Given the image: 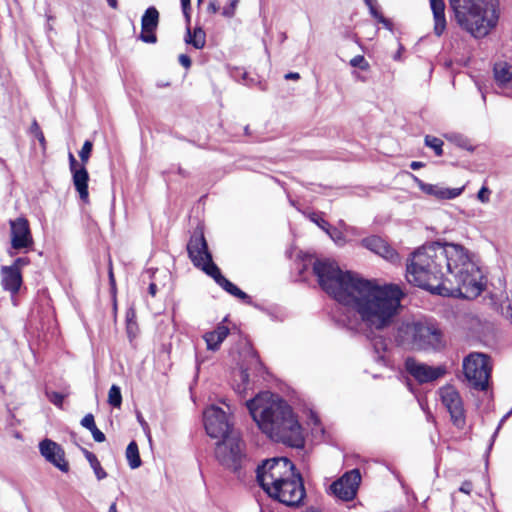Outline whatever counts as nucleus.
<instances>
[{"instance_id": "nucleus-1", "label": "nucleus", "mask_w": 512, "mask_h": 512, "mask_svg": "<svg viewBox=\"0 0 512 512\" xmlns=\"http://www.w3.org/2000/svg\"><path fill=\"white\" fill-rule=\"evenodd\" d=\"M313 272L320 287L354 314V320H343L350 329H385L401 310L404 293L398 285H379L356 273L344 272L330 259L315 260Z\"/></svg>"}, {"instance_id": "nucleus-2", "label": "nucleus", "mask_w": 512, "mask_h": 512, "mask_svg": "<svg viewBox=\"0 0 512 512\" xmlns=\"http://www.w3.org/2000/svg\"><path fill=\"white\" fill-rule=\"evenodd\" d=\"M406 279L433 294L469 300L477 298L487 284L481 269L462 246L438 242L425 245L412 254Z\"/></svg>"}, {"instance_id": "nucleus-3", "label": "nucleus", "mask_w": 512, "mask_h": 512, "mask_svg": "<svg viewBox=\"0 0 512 512\" xmlns=\"http://www.w3.org/2000/svg\"><path fill=\"white\" fill-rule=\"evenodd\" d=\"M246 406L258 427L270 439L294 448H302V427L286 401L270 392L259 393Z\"/></svg>"}, {"instance_id": "nucleus-4", "label": "nucleus", "mask_w": 512, "mask_h": 512, "mask_svg": "<svg viewBox=\"0 0 512 512\" xmlns=\"http://www.w3.org/2000/svg\"><path fill=\"white\" fill-rule=\"evenodd\" d=\"M256 478L272 499L292 508L303 504L306 496L303 479L295 473V466L289 459L281 457L263 461L257 467Z\"/></svg>"}, {"instance_id": "nucleus-5", "label": "nucleus", "mask_w": 512, "mask_h": 512, "mask_svg": "<svg viewBox=\"0 0 512 512\" xmlns=\"http://www.w3.org/2000/svg\"><path fill=\"white\" fill-rule=\"evenodd\" d=\"M189 258L194 266L202 269L211 276L215 282L229 294L241 299L247 304H252L251 297L239 289L235 284L226 279L220 269L214 264L212 255L208 251L203 232L195 231L187 244Z\"/></svg>"}, {"instance_id": "nucleus-6", "label": "nucleus", "mask_w": 512, "mask_h": 512, "mask_svg": "<svg viewBox=\"0 0 512 512\" xmlns=\"http://www.w3.org/2000/svg\"><path fill=\"white\" fill-rule=\"evenodd\" d=\"M215 458L225 469L241 475L246 468L249 459L245 451V443L238 432L230 433L224 439L218 441L215 447Z\"/></svg>"}, {"instance_id": "nucleus-7", "label": "nucleus", "mask_w": 512, "mask_h": 512, "mask_svg": "<svg viewBox=\"0 0 512 512\" xmlns=\"http://www.w3.org/2000/svg\"><path fill=\"white\" fill-rule=\"evenodd\" d=\"M456 19L475 38L486 36L497 22L495 11L484 9L482 4L457 14Z\"/></svg>"}, {"instance_id": "nucleus-8", "label": "nucleus", "mask_w": 512, "mask_h": 512, "mask_svg": "<svg viewBox=\"0 0 512 512\" xmlns=\"http://www.w3.org/2000/svg\"><path fill=\"white\" fill-rule=\"evenodd\" d=\"M462 366L465 379L471 388L479 391L488 389L492 368L486 354L472 352L463 359Z\"/></svg>"}, {"instance_id": "nucleus-9", "label": "nucleus", "mask_w": 512, "mask_h": 512, "mask_svg": "<svg viewBox=\"0 0 512 512\" xmlns=\"http://www.w3.org/2000/svg\"><path fill=\"white\" fill-rule=\"evenodd\" d=\"M415 349H438L442 346L441 331L432 323L414 322L400 329Z\"/></svg>"}, {"instance_id": "nucleus-10", "label": "nucleus", "mask_w": 512, "mask_h": 512, "mask_svg": "<svg viewBox=\"0 0 512 512\" xmlns=\"http://www.w3.org/2000/svg\"><path fill=\"white\" fill-rule=\"evenodd\" d=\"M204 426L210 437L221 438V440L230 433L236 432L232 429L226 412L214 405L204 411Z\"/></svg>"}, {"instance_id": "nucleus-11", "label": "nucleus", "mask_w": 512, "mask_h": 512, "mask_svg": "<svg viewBox=\"0 0 512 512\" xmlns=\"http://www.w3.org/2000/svg\"><path fill=\"white\" fill-rule=\"evenodd\" d=\"M442 404L448 410L452 423L463 429L466 424L465 410L460 393L454 386L446 385L439 389Z\"/></svg>"}, {"instance_id": "nucleus-12", "label": "nucleus", "mask_w": 512, "mask_h": 512, "mask_svg": "<svg viewBox=\"0 0 512 512\" xmlns=\"http://www.w3.org/2000/svg\"><path fill=\"white\" fill-rule=\"evenodd\" d=\"M360 482L361 474L359 470L353 469L334 481L330 486V490L337 498L349 501L356 496Z\"/></svg>"}, {"instance_id": "nucleus-13", "label": "nucleus", "mask_w": 512, "mask_h": 512, "mask_svg": "<svg viewBox=\"0 0 512 512\" xmlns=\"http://www.w3.org/2000/svg\"><path fill=\"white\" fill-rule=\"evenodd\" d=\"M406 371L419 383H428L437 380L446 374L444 366L432 367L425 363L407 358L405 361Z\"/></svg>"}, {"instance_id": "nucleus-14", "label": "nucleus", "mask_w": 512, "mask_h": 512, "mask_svg": "<svg viewBox=\"0 0 512 512\" xmlns=\"http://www.w3.org/2000/svg\"><path fill=\"white\" fill-rule=\"evenodd\" d=\"M38 446L41 456L47 462L61 472L67 473L69 471V463L65 458V451L58 443L51 439H44Z\"/></svg>"}, {"instance_id": "nucleus-15", "label": "nucleus", "mask_w": 512, "mask_h": 512, "mask_svg": "<svg viewBox=\"0 0 512 512\" xmlns=\"http://www.w3.org/2000/svg\"><path fill=\"white\" fill-rule=\"evenodd\" d=\"M159 23V12L155 7H149L141 19V34L139 39L145 43L153 44L157 41L155 30Z\"/></svg>"}, {"instance_id": "nucleus-16", "label": "nucleus", "mask_w": 512, "mask_h": 512, "mask_svg": "<svg viewBox=\"0 0 512 512\" xmlns=\"http://www.w3.org/2000/svg\"><path fill=\"white\" fill-rule=\"evenodd\" d=\"M11 246L15 250L26 248L29 244L30 226L29 221L18 218L10 221Z\"/></svg>"}, {"instance_id": "nucleus-17", "label": "nucleus", "mask_w": 512, "mask_h": 512, "mask_svg": "<svg viewBox=\"0 0 512 512\" xmlns=\"http://www.w3.org/2000/svg\"><path fill=\"white\" fill-rule=\"evenodd\" d=\"M416 181L418 187L422 192H424L427 195L433 196L438 200L455 199L459 197L465 189L464 186L459 188H448L438 184L425 183L419 179H416Z\"/></svg>"}, {"instance_id": "nucleus-18", "label": "nucleus", "mask_w": 512, "mask_h": 512, "mask_svg": "<svg viewBox=\"0 0 512 512\" xmlns=\"http://www.w3.org/2000/svg\"><path fill=\"white\" fill-rule=\"evenodd\" d=\"M361 243L365 248L386 260L391 262L398 260V254L396 251L379 236H370L364 238Z\"/></svg>"}, {"instance_id": "nucleus-19", "label": "nucleus", "mask_w": 512, "mask_h": 512, "mask_svg": "<svg viewBox=\"0 0 512 512\" xmlns=\"http://www.w3.org/2000/svg\"><path fill=\"white\" fill-rule=\"evenodd\" d=\"M22 285V275L16 266L1 267V286L8 291L12 298L19 291Z\"/></svg>"}, {"instance_id": "nucleus-20", "label": "nucleus", "mask_w": 512, "mask_h": 512, "mask_svg": "<svg viewBox=\"0 0 512 512\" xmlns=\"http://www.w3.org/2000/svg\"><path fill=\"white\" fill-rule=\"evenodd\" d=\"M72 180L76 191L79 193L80 199L87 203L89 200V192H88V181L89 174L84 165H82L79 169L71 172Z\"/></svg>"}, {"instance_id": "nucleus-21", "label": "nucleus", "mask_w": 512, "mask_h": 512, "mask_svg": "<svg viewBox=\"0 0 512 512\" xmlns=\"http://www.w3.org/2000/svg\"><path fill=\"white\" fill-rule=\"evenodd\" d=\"M434 18V33L441 36L446 29L445 2L444 0H429Z\"/></svg>"}, {"instance_id": "nucleus-22", "label": "nucleus", "mask_w": 512, "mask_h": 512, "mask_svg": "<svg viewBox=\"0 0 512 512\" xmlns=\"http://www.w3.org/2000/svg\"><path fill=\"white\" fill-rule=\"evenodd\" d=\"M229 334V329L224 325H218L213 331L204 335L207 349L216 351Z\"/></svg>"}, {"instance_id": "nucleus-23", "label": "nucleus", "mask_w": 512, "mask_h": 512, "mask_svg": "<svg viewBox=\"0 0 512 512\" xmlns=\"http://www.w3.org/2000/svg\"><path fill=\"white\" fill-rule=\"evenodd\" d=\"M494 77L501 87H512V66L506 62L496 63Z\"/></svg>"}, {"instance_id": "nucleus-24", "label": "nucleus", "mask_w": 512, "mask_h": 512, "mask_svg": "<svg viewBox=\"0 0 512 512\" xmlns=\"http://www.w3.org/2000/svg\"><path fill=\"white\" fill-rule=\"evenodd\" d=\"M185 42L191 44L196 49H202L206 43V34L200 27L195 28L193 31L187 28Z\"/></svg>"}, {"instance_id": "nucleus-25", "label": "nucleus", "mask_w": 512, "mask_h": 512, "mask_svg": "<svg viewBox=\"0 0 512 512\" xmlns=\"http://www.w3.org/2000/svg\"><path fill=\"white\" fill-rule=\"evenodd\" d=\"M126 459L131 469L141 466V458L139 455L138 445L135 441H131L126 448Z\"/></svg>"}, {"instance_id": "nucleus-26", "label": "nucleus", "mask_w": 512, "mask_h": 512, "mask_svg": "<svg viewBox=\"0 0 512 512\" xmlns=\"http://www.w3.org/2000/svg\"><path fill=\"white\" fill-rule=\"evenodd\" d=\"M449 4L453 11L455 12V16L457 14L469 10L475 6L481 4L480 0H449Z\"/></svg>"}, {"instance_id": "nucleus-27", "label": "nucleus", "mask_w": 512, "mask_h": 512, "mask_svg": "<svg viewBox=\"0 0 512 512\" xmlns=\"http://www.w3.org/2000/svg\"><path fill=\"white\" fill-rule=\"evenodd\" d=\"M372 346L376 354L375 360L377 362H385V351L387 349L386 340L383 337H375L372 340Z\"/></svg>"}, {"instance_id": "nucleus-28", "label": "nucleus", "mask_w": 512, "mask_h": 512, "mask_svg": "<svg viewBox=\"0 0 512 512\" xmlns=\"http://www.w3.org/2000/svg\"><path fill=\"white\" fill-rule=\"evenodd\" d=\"M85 456L88 462L90 463L91 467L94 470V473L98 480H102L107 476V473L105 470L101 467V464L99 460L97 459L96 455L92 452L85 451Z\"/></svg>"}, {"instance_id": "nucleus-29", "label": "nucleus", "mask_w": 512, "mask_h": 512, "mask_svg": "<svg viewBox=\"0 0 512 512\" xmlns=\"http://www.w3.org/2000/svg\"><path fill=\"white\" fill-rule=\"evenodd\" d=\"M108 403L115 408H119L122 404V395L120 387L112 385L108 393Z\"/></svg>"}, {"instance_id": "nucleus-30", "label": "nucleus", "mask_w": 512, "mask_h": 512, "mask_svg": "<svg viewBox=\"0 0 512 512\" xmlns=\"http://www.w3.org/2000/svg\"><path fill=\"white\" fill-rule=\"evenodd\" d=\"M424 141L425 145L433 149L437 156H441L443 154V141L441 139L427 135Z\"/></svg>"}, {"instance_id": "nucleus-31", "label": "nucleus", "mask_w": 512, "mask_h": 512, "mask_svg": "<svg viewBox=\"0 0 512 512\" xmlns=\"http://www.w3.org/2000/svg\"><path fill=\"white\" fill-rule=\"evenodd\" d=\"M368 8L373 18H375L379 23L383 24L387 29L392 30V22L382 15V13L377 8V4H374Z\"/></svg>"}, {"instance_id": "nucleus-32", "label": "nucleus", "mask_w": 512, "mask_h": 512, "mask_svg": "<svg viewBox=\"0 0 512 512\" xmlns=\"http://www.w3.org/2000/svg\"><path fill=\"white\" fill-rule=\"evenodd\" d=\"M92 147H93V145H92L91 141L87 140L84 142V144L79 152V157H80L83 165L88 162L90 154L92 152Z\"/></svg>"}, {"instance_id": "nucleus-33", "label": "nucleus", "mask_w": 512, "mask_h": 512, "mask_svg": "<svg viewBox=\"0 0 512 512\" xmlns=\"http://www.w3.org/2000/svg\"><path fill=\"white\" fill-rule=\"evenodd\" d=\"M326 233L337 245H343L345 243L344 234L337 228L329 227Z\"/></svg>"}, {"instance_id": "nucleus-34", "label": "nucleus", "mask_w": 512, "mask_h": 512, "mask_svg": "<svg viewBox=\"0 0 512 512\" xmlns=\"http://www.w3.org/2000/svg\"><path fill=\"white\" fill-rule=\"evenodd\" d=\"M239 377L241 379V384H238L235 388L236 392L239 394H243L246 390V385L249 383V374L247 370L241 369L239 372Z\"/></svg>"}, {"instance_id": "nucleus-35", "label": "nucleus", "mask_w": 512, "mask_h": 512, "mask_svg": "<svg viewBox=\"0 0 512 512\" xmlns=\"http://www.w3.org/2000/svg\"><path fill=\"white\" fill-rule=\"evenodd\" d=\"M350 65L352 67H358L361 70H367L369 68L368 62L366 61V59L362 55H357V56L353 57L350 60Z\"/></svg>"}, {"instance_id": "nucleus-36", "label": "nucleus", "mask_w": 512, "mask_h": 512, "mask_svg": "<svg viewBox=\"0 0 512 512\" xmlns=\"http://www.w3.org/2000/svg\"><path fill=\"white\" fill-rule=\"evenodd\" d=\"M46 396L50 402H52L57 407H62L64 395L58 392H49L46 391Z\"/></svg>"}, {"instance_id": "nucleus-37", "label": "nucleus", "mask_w": 512, "mask_h": 512, "mask_svg": "<svg viewBox=\"0 0 512 512\" xmlns=\"http://www.w3.org/2000/svg\"><path fill=\"white\" fill-rule=\"evenodd\" d=\"M81 425L84 428L88 429L89 431H91L93 428H95L96 424H95L93 414H91V413L86 414L81 420Z\"/></svg>"}, {"instance_id": "nucleus-38", "label": "nucleus", "mask_w": 512, "mask_h": 512, "mask_svg": "<svg viewBox=\"0 0 512 512\" xmlns=\"http://www.w3.org/2000/svg\"><path fill=\"white\" fill-rule=\"evenodd\" d=\"M490 193L491 191L489 190V188L483 186L477 193V199L482 203H488L490 200Z\"/></svg>"}, {"instance_id": "nucleus-39", "label": "nucleus", "mask_w": 512, "mask_h": 512, "mask_svg": "<svg viewBox=\"0 0 512 512\" xmlns=\"http://www.w3.org/2000/svg\"><path fill=\"white\" fill-rule=\"evenodd\" d=\"M239 0H230L229 6L223 8L222 14L225 17H232L235 13L236 6Z\"/></svg>"}, {"instance_id": "nucleus-40", "label": "nucleus", "mask_w": 512, "mask_h": 512, "mask_svg": "<svg viewBox=\"0 0 512 512\" xmlns=\"http://www.w3.org/2000/svg\"><path fill=\"white\" fill-rule=\"evenodd\" d=\"M34 138H37L38 141L40 142L43 150H45V138H44V135L42 133V131L39 129V126L37 125V123L34 121Z\"/></svg>"}, {"instance_id": "nucleus-41", "label": "nucleus", "mask_w": 512, "mask_h": 512, "mask_svg": "<svg viewBox=\"0 0 512 512\" xmlns=\"http://www.w3.org/2000/svg\"><path fill=\"white\" fill-rule=\"evenodd\" d=\"M90 432H91V434H92V436H93V439H94L96 442L101 443V442H104V441H105V439H106L105 434H104L102 431H100V430L97 428V426H95V428H93Z\"/></svg>"}, {"instance_id": "nucleus-42", "label": "nucleus", "mask_w": 512, "mask_h": 512, "mask_svg": "<svg viewBox=\"0 0 512 512\" xmlns=\"http://www.w3.org/2000/svg\"><path fill=\"white\" fill-rule=\"evenodd\" d=\"M311 219H312V221H313L314 223H316V224H317V225H318L322 230H324L325 232H327V230H328V229H329V227H330V224H329L326 220H324V219H322V218H318V217H316V216H313Z\"/></svg>"}, {"instance_id": "nucleus-43", "label": "nucleus", "mask_w": 512, "mask_h": 512, "mask_svg": "<svg viewBox=\"0 0 512 512\" xmlns=\"http://www.w3.org/2000/svg\"><path fill=\"white\" fill-rule=\"evenodd\" d=\"M181 1V6H182V10H183V13L187 19V21L190 20V16H189V9H190V1L191 0H180Z\"/></svg>"}, {"instance_id": "nucleus-44", "label": "nucleus", "mask_w": 512, "mask_h": 512, "mask_svg": "<svg viewBox=\"0 0 512 512\" xmlns=\"http://www.w3.org/2000/svg\"><path fill=\"white\" fill-rule=\"evenodd\" d=\"M446 138L450 141L457 143L459 146H463V143L465 142L464 138L461 135H446Z\"/></svg>"}, {"instance_id": "nucleus-45", "label": "nucleus", "mask_w": 512, "mask_h": 512, "mask_svg": "<svg viewBox=\"0 0 512 512\" xmlns=\"http://www.w3.org/2000/svg\"><path fill=\"white\" fill-rule=\"evenodd\" d=\"M472 489L473 485L470 481H464L459 488V490L465 494H470Z\"/></svg>"}, {"instance_id": "nucleus-46", "label": "nucleus", "mask_w": 512, "mask_h": 512, "mask_svg": "<svg viewBox=\"0 0 512 512\" xmlns=\"http://www.w3.org/2000/svg\"><path fill=\"white\" fill-rule=\"evenodd\" d=\"M69 166H70L71 172H73L81 167L78 164L77 160L75 159V157L72 153H69Z\"/></svg>"}, {"instance_id": "nucleus-47", "label": "nucleus", "mask_w": 512, "mask_h": 512, "mask_svg": "<svg viewBox=\"0 0 512 512\" xmlns=\"http://www.w3.org/2000/svg\"><path fill=\"white\" fill-rule=\"evenodd\" d=\"M179 62L180 64L185 67V68H189L191 66V59L188 55L186 54H181L179 56Z\"/></svg>"}, {"instance_id": "nucleus-48", "label": "nucleus", "mask_w": 512, "mask_h": 512, "mask_svg": "<svg viewBox=\"0 0 512 512\" xmlns=\"http://www.w3.org/2000/svg\"><path fill=\"white\" fill-rule=\"evenodd\" d=\"M29 263L28 258H17L11 266H16L19 270L22 266Z\"/></svg>"}, {"instance_id": "nucleus-49", "label": "nucleus", "mask_w": 512, "mask_h": 512, "mask_svg": "<svg viewBox=\"0 0 512 512\" xmlns=\"http://www.w3.org/2000/svg\"><path fill=\"white\" fill-rule=\"evenodd\" d=\"M511 415H512V408H511V409H510V411H508V412H507V413L502 417V419L500 420V423H499V425H498V427H497V429H496V431H495V433H494V435H493V438L496 436V434H497V432L499 431V429H500L501 425H502V424H503V423H504V422H505V421H506V420H507Z\"/></svg>"}, {"instance_id": "nucleus-50", "label": "nucleus", "mask_w": 512, "mask_h": 512, "mask_svg": "<svg viewBox=\"0 0 512 512\" xmlns=\"http://www.w3.org/2000/svg\"><path fill=\"white\" fill-rule=\"evenodd\" d=\"M299 78L300 75L297 72H289L285 75V79L287 80H298Z\"/></svg>"}, {"instance_id": "nucleus-51", "label": "nucleus", "mask_w": 512, "mask_h": 512, "mask_svg": "<svg viewBox=\"0 0 512 512\" xmlns=\"http://www.w3.org/2000/svg\"><path fill=\"white\" fill-rule=\"evenodd\" d=\"M208 11L212 14H215L218 12L219 10V6L215 3V2H211L209 5H208Z\"/></svg>"}, {"instance_id": "nucleus-52", "label": "nucleus", "mask_w": 512, "mask_h": 512, "mask_svg": "<svg viewBox=\"0 0 512 512\" xmlns=\"http://www.w3.org/2000/svg\"><path fill=\"white\" fill-rule=\"evenodd\" d=\"M109 280H110L111 286L114 287L115 279H114V274H113V271H112L111 261H109Z\"/></svg>"}, {"instance_id": "nucleus-53", "label": "nucleus", "mask_w": 512, "mask_h": 512, "mask_svg": "<svg viewBox=\"0 0 512 512\" xmlns=\"http://www.w3.org/2000/svg\"><path fill=\"white\" fill-rule=\"evenodd\" d=\"M148 291H149V294L154 297L156 295V293H157V286H156V284L155 283H151L149 285Z\"/></svg>"}, {"instance_id": "nucleus-54", "label": "nucleus", "mask_w": 512, "mask_h": 512, "mask_svg": "<svg viewBox=\"0 0 512 512\" xmlns=\"http://www.w3.org/2000/svg\"><path fill=\"white\" fill-rule=\"evenodd\" d=\"M410 167H411L413 170H416V169H419V168L423 167V163H422V162H418V161H413V162L410 164Z\"/></svg>"}, {"instance_id": "nucleus-55", "label": "nucleus", "mask_w": 512, "mask_h": 512, "mask_svg": "<svg viewBox=\"0 0 512 512\" xmlns=\"http://www.w3.org/2000/svg\"><path fill=\"white\" fill-rule=\"evenodd\" d=\"M109 4V6L113 9H116L118 7V2L117 0H106Z\"/></svg>"}, {"instance_id": "nucleus-56", "label": "nucleus", "mask_w": 512, "mask_h": 512, "mask_svg": "<svg viewBox=\"0 0 512 512\" xmlns=\"http://www.w3.org/2000/svg\"><path fill=\"white\" fill-rule=\"evenodd\" d=\"M367 7L377 4V0H363Z\"/></svg>"}, {"instance_id": "nucleus-57", "label": "nucleus", "mask_w": 512, "mask_h": 512, "mask_svg": "<svg viewBox=\"0 0 512 512\" xmlns=\"http://www.w3.org/2000/svg\"><path fill=\"white\" fill-rule=\"evenodd\" d=\"M108 512H117V508H116V503L115 502H113L110 505Z\"/></svg>"}, {"instance_id": "nucleus-58", "label": "nucleus", "mask_w": 512, "mask_h": 512, "mask_svg": "<svg viewBox=\"0 0 512 512\" xmlns=\"http://www.w3.org/2000/svg\"><path fill=\"white\" fill-rule=\"evenodd\" d=\"M13 437H15L16 439H20V440L22 439V435L18 431L13 432Z\"/></svg>"}, {"instance_id": "nucleus-59", "label": "nucleus", "mask_w": 512, "mask_h": 512, "mask_svg": "<svg viewBox=\"0 0 512 512\" xmlns=\"http://www.w3.org/2000/svg\"><path fill=\"white\" fill-rule=\"evenodd\" d=\"M202 0H198V2L200 3Z\"/></svg>"}]
</instances>
